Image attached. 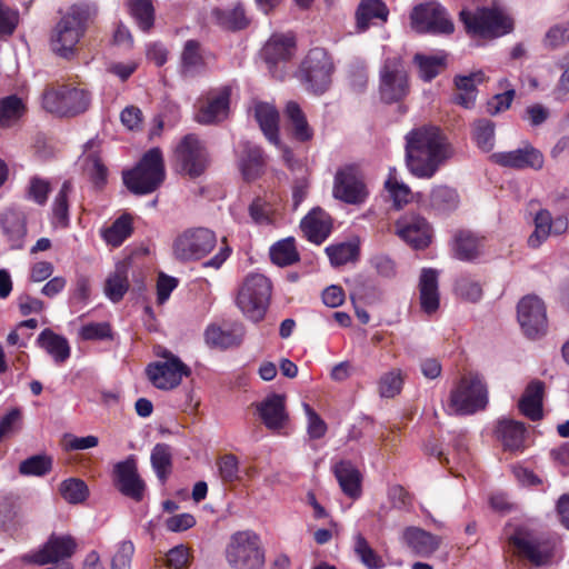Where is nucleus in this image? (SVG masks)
Segmentation results:
<instances>
[{
    "label": "nucleus",
    "instance_id": "nucleus-1",
    "mask_svg": "<svg viewBox=\"0 0 569 569\" xmlns=\"http://www.w3.org/2000/svg\"><path fill=\"white\" fill-rule=\"evenodd\" d=\"M405 162L418 179H431L452 157V147L443 131L431 124L411 129L405 137Z\"/></svg>",
    "mask_w": 569,
    "mask_h": 569
},
{
    "label": "nucleus",
    "instance_id": "nucleus-2",
    "mask_svg": "<svg viewBox=\"0 0 569 569\" xmlns=\"http://www.w3.org/2000/svg\"><path fill=\"white\" fill-rule=\"evenodd\" d=\"M89 19L88 6H72L50 33L49 44L52 52L67 60L73 58L77 53V44L88 29Z\"/></svg>",
    "mask_w": 569,
    "mask_h": 569
},
{
    "label": "nucleus",
    "instance_id": "nucleus-3",
    "mask_svg": "<svg viewBox=\"0 0 569 569\" xmlns=\"http://www.w3.org/2000/svg\"><path fill=\"white\" fill-rule=\"evenodd\" d=\"M166 179L162 150L153 147L142 154L137 164L122 172L127 189L136 196H146L158 190Z\"/></svg>",
    "mask_w": 569,
    "mask_h": 569
},
{
    "label": "nucleus",
    "instance_id": "nucleus-4",
    "mask_svg": "<svg viewBox=\"0 0 569 569\" xmlns=\"http://www.w3.org/2000/svg\"><path fill=\"white\" fill-rule=\"evenodd\" d=\"M91 94L88 90L72 84H48L42 96V108L59 117H76L88 110Z\"/></svg>",
    "mask_w": 569,
    "mask_h": 569
},
{
    "label": "nucleus",
    "instance_id": "nucleus-5",
    "mask_svg": "<svg viewBox=\"0 0 569 569\" xmlns=\"http://www.w3.org/2000/svg\"><path fill=\"white\" fill-rule=\"evenodd\" d=\"M488 405V390L478 373L463 375L452 388L448 408L450 413L465 416L483 410Z\"/></svg>",
    "mask_w": 569,
    "mask_h": 569
},
{
    "label": "nucleus",
    "instance_id": "nucleus-6",
    "mask_svg": "<svg viewBox=\"0 0 569 569\" xmlns=\"http://www.w3.org/2000/svg\"><path fill=\"white\" fill-rule=\"evenodd\" d=\"M271 291V281L266 276L250 273L239 289L236 303L249 320L259 322L266 316Z\"/></svg>",
    "mask_w": 569,
    "mask_h": 569
},
{
    "label": "nucleus",
    "instance_id": "nucleus-7",
    "mask_svg": "<svg viewBox=\"0 0 569 569\" xmlns=\"http://www.w3.org/2000/svg\"><path fill=\"white\" fill-rule=\"evenodd\" d=\"M460 20L467 33L485 39L499 38L513 29V21L496 8H480L475 12L462 10Z\"/></svg>",
    "mask_w": 569,
    "mask_h": 569
},
{
    "label": "nucleus",
    "instance_id": "nucleus-8",
    "mask_svg": "<svg viewBox=\"0 0 569 569\" xmlns=\"http://www.w3.org/2000/svg\"><path fill=\"white\" fill-rule=\"evenodd\" d=\"M333 63L322 48L310 49L301 61L296 77L313 94L325 93L331 84Z\"/></svg>",
    "mask_w": 569,
    "mask_h": 569
},
{
    "label": "nucleus",
    "instance_id": "nucleus-9",
    "mask_svg": "<svg viewBox=\"0 0 569 569\" xmlns=\"http://www.w3.org/2000/svg\"><path fill=\"white\" fill-rule=\"evenodd\" d=\"M226 559L234 569H261L264 552L259 536L251 530L231 535L226 548Z\"/></svg>",
    "mask_w": 569,
    "mask_h": 569
},
{
    "label": "nucleus",
    "instance_id": "nucleus-10",
    "mask_svg": "<svg viewBox=\"0 0 569 569\" xmlns=\"http://www.w3.org/2000/svg\"><path fill=\"white\" fill-rule=\"evenodd\" d=\"M173 161L180 173L196 179L209 168L210 154L204 142L196 133H188L177 143Z\"/></svg>",
    "mask_w": 569,
    "mask_h": 569
},
{
    "label": "nucleus",
    "instance_id": "nucleus-11",
    "mask_svg": "<svg viewBox=\"0 0 569 569\" xmlns=\"http://www.w3.org/2000/svg\"><path fill=\"white\" fill-rule=\"evenodd\" d=\"M378 92L386 104L401 103L409 96V76L400 57H389L383 61L379 70Z\"/></svg>",
    "mask_w": 569,
    "mask_h": 569
},
{
    "label": "nucleus",
    "instance_id": "nucleus-12",
    "mask_svg": "<svg viewBox=\"0 0 569 569\" xmlns=\"http://www.w3.org/2000/svg\"><path fill=\"white\" fill-rule=\"evenodd\" d=\"M217 246V234L203 227L189 228L173 241L172 251L181 262L199 261L206 258Z\"/></svg>",
    "mask_w": 569,
    "mask_h": 569
},
{
    "label": "nucleus",
    "instance_id": "nucleus-13",
    "mask_svg": "<svg viewBox=\"0 0 569 569\" xmlns=\"http://www.w3.org/2000/svg\"><path fill=\"white\" fill-rule=\"evenodd\" d=\"M509 543L520 558L527 559L536 567L549 563L556 549V539L536 536L523 528L516 529L509 537Z\"/></svg>",
    "mask_w": 569,
    "mask_h": 569
},
{
    "label": "nucleus",
    "instance_id": "nucleus-14",
    "mask_svg": "<svg viewBox=\"0 0 569 569\" xmlns=\"http://www.w3.org/2000/svg\"><path fill=\"white\" fill-rule=\"evenodd\" d=\"M411 27L419 33L451 34L455 24L447 9L437 1L417 4L410 13Z\"/></svg>",
    "mask_w": 569,
    "mask_h": 569
},
{
    "label": "nucleus",
    "instance_id": "nucleus-15",
    "mask_svg": "<svg viewBox=\"0 0 569 569\" xmlns=\"http://www.w3.org/2000/svg\"><path fill=\"white\" fill-rule=\"evenodd\" d=\"M163 361H154L147 366L146 375L149 381L160 390H171L177 388L183 377L191 375V369L181 361L179 357L169 350L158 353Z\"/></svg>",
    "mask_w": 569,
    "mask_h": 569
},
{
    "label": "nucleus",
    "instance_id": "nucleus-16",
    "mask_svg": "<svg viewBox=\"0 0 569 569\" xmlns=\"http://www.w3.org/2000/svg\"><path fill=\"white\" fill-rule=\"evenodd\" d=\"M113 483L122 496L136 502L143 500L147 486L138 472L137 460L133 455L114 465Z\"/></svg>",
    "mask_w": 569,
    "mask_h": 569
},
{
    "label": "nucleus",
    "instance_id": "nucleus-17",
    "mask_svg": "<svg viewBox=\"0 0 569 569\" xmlns=\"http://www.w3.org/2000/svg\"><path fill=\"white\" fill-rule=\"evenodd\" d=\"M519 325L529 338H537L547 330V313L543 301L533 295L523 297L517 307Z\"/></svg>",
    "mask_w": 569,
    "mask_h": 569
},
{
    "label": "nucleus",
    "instance_id": "nucleus-18",
    "mask_svg": "<svg viewBox=\"0 0 569 569\" xmlns=\"http://www.w3.org/2000/svg\"><path fill=\"white\" fill-rule=\"evenodd\" d=\"M335 198L351 204L361 203L367 197L366 186L356 166L340 168L335 176Z\"/></svg>",
    "mask_w": 569,
    "mask_h": 569
},
{
    "label": "nucleus",
    "instance_id": "nucleus-19",
    "mask_svg": "<svg viewBox=\"0 0 569 569\" xmlns=\"http://www.w3.org/2000/svg\"><path fill=\"white\" fill-rule=\"evenodd\" d=\"M396 234L413 249H425L431 242L429 222L417 213H406L395 223Z\"/></svg>",
    "mask_w": 569,
    "mask_h": 569
},
{
    "label": "nucleus",
    "instance_id": "nucleus-20",
    "mask_svg": "<svg viewBox=\"0 0 569 569\" xmlns=\"http://www.w3.org/2000/svg\"><path fill=\"white\" fill-rule=\"evenodd\" d=\"M76 548L77 542L71 536L52 533L40 549L28 555L27 558L30 562L39 566L66 562L64 559L71 558Z\"/></svg>",
    "mask_w": 569,
    "mask_h": 569
},
{
    "label": "nucleus",
    "instance_id": "nucleus-21",
    "mask_svg": "<svg viewBox=\"0 0 569 569\" xmlns=\"http://www.w3.org/2000/svg\"><path fill=\"white\" fill-rule=\"evenodd\" d=\"M0 231L11 250L23 248L27 237V217L17 208H7L0 212Z\"/></svg>",
    "mask_w": 569,
    "mask_h": 569
},
{
    "label": "nucleus",
    "instance_id": "nucleus-22",
    "mask_svg": "<svg viewBox=\"0 0 569 569\" xmlns=\"http://www.w3.org/2000/svg\"><path fill=\"white\" fill-rule=\"evenodd\" d=\"M231 89L228 86L208 92L196 114V120L201 124L216 123L228 113Z\"/></svg>",
    "mask_w": 569,
    "mask_h": 569
},
{
    "label": "nucleus",
    "instance_id": "nucleus-23",
    "mask_svg": "<svg viewBox=\"0 0 569 569\" xmlns=\"http://www.w3.org/2000/svg\"><path fill=\"white\" fill-rule=\"evenodd\" d=\"M569 221L566 216L552 219L547 209L539 210L535 216V230L528 238L530 248H538L550 234L561 236L568 230Z\"/></svg>",
    "mask_w": 569,
    "mask_h": 569
},
{
    "label": "nucleus",
    "instance_id": "nucleus-24",
    "mask_svg": "<svg viewBox=\"0 0 569 569\" xmlns=\"http://www.w3.org/2000/svg\"><path fill=\"white\" fill-rule=\"evenodd\" d=\"M332 228V218L320 207L312 208L300 221L305 238L318 246L329 238Z\"/></svg>",
    "mask_w": 569,
    "mask_h": 569
},
{
    "label": "nucleus",
    "instance_id": "nucleus-25",
    "mask_svg": "<svg viewBox=\"0 0 569 569\" xmlns=\"http://www.w3.org/2000/svg\"><path fill=\"white\" fill-rule=\"evenodd\" d=\"M490 158L492 162L512 169H540L543 166L542 153L532 146L512 151L495 152Z\"/></svg>",
    "mask_w": 569,
    "mask_h": 569
},
{
    "label": "nucleus",
    "instance_id": "nucleus-26",
    "mask_svg": "<svg viewBox=\"0 0 569 569\" xmlns=\"http://www.w3.org/2000/svg\"><path fill=\"white\" fill-rule=\"evenodd\" d=\"M256 409L263 425L270 430L282 429L288 420L283 395H268L261 402L256 403Z\"/></svg>",
    "mask_w": 569,
    "mask_h": 569
},
{
    "label": "nucleus",
    "instance_id": "nucleus-27",
    "mask_svg": "<svg viewBox=\"0 0 569 569\" xmlns=\"http://www.w3.org/2000/svg\"><path fill=\"white\" fill-rule=\"evenodd\" d=\"M238 164L244 180H256L262 174L266 167L262 148L250 141H242L238 153Z\"/></svg>",
    "mask_w": 569,
    "mask_h": 569
},
{
    "label": "nucleus",
    "instance_id": "nucleus-28",
    "mask_svg": "<svg viewBox=\"0 0 569 569\" xmlns=\"http://www.w3.org/2000/svg\"><path fill=\"white\" fill-rule=\"evenodd\" d=\"M486 238L470 230H458L452 239L455 258L461 261H473L485 253Z\"/></svg>",
    "mask_w": 569,
    "mask_h": 569
},
{
    "label": "nucleus",
    "instance_id": "nucleus-29",
    "mask_svg": "<svg viewBox=\"0 0 569 569\" xmlns=\"http://www.w3.org/2000/svg\"><path fill=\"white\" fill-rule=\"evenodd\" d=\"M527 429L523 422L508 418L497 421L495 435L505 451L522 452L525 449Z\"/></svg>",
    "mask_w": 569,
    "mask_h": 569
},
{
    "label": "nucleus",
    "instance_id": "nucleus-30",
    "mask_svg": "<svg viewBox=\"0 0 569 569\" xmlns=\"http://www.w3.org/2000/svg\"><path fill=\"white\" fill-rule=\"evenodd\" d=\"M296 53L295 37L273 34L263 46L261 54L270 69L281 62H288Z\"/></svg>",
    "mask_w": 569,
    "mask_h": 569
},
{
    "label": "nucleus",
    "instance_id": "nucleus-31",
    "mask_svg": "<svg viewBox=\"0 0 569 569\" xmlns=\"http://www.w3.org/2000/svg\"><path fill=\"white\" fill-rule=\"evenodd\" d=\"M331 469L341 491L353 500L359 499L362 493V475L356 465L350 460L342 459L336 462Z\"/></svg>",
    "mask_w": 569,
    "mask_h": 569
},
{
    "label": "nucleus",
    "instance_id": "nucleus-32",
    "mask_svg": "<svg viewBox=\"0 0 569 569\" xmlns=\"http://www.w3.org/2000/svg\"><path fill=\"white\" fill-rule=\"evenodd\" d=\"M246 330L241 323H233L228 329L218 325H209L204 331V341L210 348L226 350L239 347L244 338Z\"/></svg>",
    "mask_w": 569,
    "mask_h": 569
},
{
    "label": "nucleus",
    "instance_id": "nucleus-33",
    "mask_svg": "<svg viewBox=\"0 0 569 569\" xmlns=\"http://www.w3.org/2000/svg\"><path fill=\"white\" fill-rule=\"evenodd\" d=\"M389 9L382 0H361L355 12L356 31L366 32L371 26L385 23Z\"/></svg>",
    "mask_w": 569,
    "mask_h": 569
},
{
    "label": "nucleus",
    "instance_id": "nucleus-34",
    "mask_svg": "<svg viewBox=\"0 0 569 569\" xmlns=\"http://www.w3.org/2000/svg\"><path fill=\"white\" fill-rule=\"evenodd\" d=\"M545 383L540 380L530 381L518 401L521 415L531 421H539L543 417Z\"/></svg>",
    "mask_w": 569,
    "mask_h": 569
},
{
    "label": "nucleus",
    "instance_id": "nucleus-35",
    "mask_svg": "<svg viewBox=\"0 0 569 569\" xmlns=\"http://www.w3.org/2000/svg\"><path fill=\"white\" fill-rule=\"evenodd\" d=\"M211 19L216 26L231 32L243 30L250 24L244 7L240 2L232 8H213Z\"/></svg>",
    "mask_w": 569,
    "mask_h": 569
},
{
    "label": "nucleus",
    "instance_id": "nucleus-36",
    "mask_svg": "<svg viewBox=\"0 0 569 569\" xmlns=\"http://www.w3.org/2000/svg\"><path fill=\"white\" fill-rule=\"evenodd\" d=\"M419 293L421 310L428 315L436 312L440 303L437 270L422 269L419 279Z\"/></svg>",
    "mask_w": 569,
    "mask_h": 569
},
{
    "label": "nucleus",
    "instance_id": "nucleus-37",
    "mask_svg": "<svg viewBox=\"0 0 569 569\" xmlns=\"http://www.w3.org/2000/svg\"><path fill=\"white\" fill-rule=\"evenodd\" d=\"M406 545L418 556L427 557L440 546V538L418 527H408L402 533Z\"/></svg>",
    "mask_w": 569,
    "mask_h": 569
},
{
    "label": "nucleus",
    "instance_id": "nucleus-38",
    "mask_svg": "<svg viewBox=\"0 0 569 569\" xmlns=\"http://www.w3.org/2000/svg\"><path fill=\"white\" fill-rule=\"evenodd\" d=\"M37 345L49 353L57 365H62L70 358L71 348L68 339L49 328L38 336Z\"/></svg>",
    "mask_w": 569,
    "mask_h": 569
},
{
    "label": "nucleus",
    "instance_id": "nucleus-39",
    "mask_svg": "<svg viewBox=\"0 0 569 569\" xmlns=\"http://www.w3.org/2000/svg\"><path fill=\"white\" fill-rule=\"evenodd\" d=\"M254 118L268 141L273 146H280L277 108L267 102H259L254 106Z\"/></svg>",
    "mask_w": 569,
    "mask_h": 569
},
{
    "label": "nucleus",
    "instance_id": "nucleus-40",
    "mask_svg": "<svg viewBox=\"0 0 569 569\" xmlns=\"http://www.w3.org/2000/svg\"><path fill=\"white\" fill-rule=\"evenodd\" d=\"M486 76L482 71L472 72L468 76H456L455 86L458 93L455 94V103L471 108L475 104L477 97V84L485 82Z\"/></svg>",
    "mask_w": 569,
    "mask_h": 569
},
{
    "label": "nucleus",
    "instance_id": "nucleus-41",
    "mask_svg": "<svg viewBox=\"0 0 569 569\" xmlns=\"http://www.w3.org/2000/svg\"><path fill=\"white\" fill-rule=\"evenodd\" d=\"M284 117L290 127L292 138L299 142H309L313 138V129L308 123L307 117L296 101H289L284 108Z\"/></svg>",
    "mask_w": 569,
    "mask_h": 569
},
{
    "label": "nucleus",
    "instance_id": "nucleus-42",
    "mask_svg": "<svg viewBox=\"0 0 569 569\" xmlns=\"http://www.w3.org/2000/svg\"><path fill=\"white\" fill-rule=\"evenodd\" d=\"M460 203L456 189L448 186H436L431 189L428 207L436 214H448L455 211Z\"/></svg>",
    "mask_w": 569,
    "mask_h": 569
},
{
    "label": "nucleus",
    "instance_id": "nucleus-43",
    "mask_svg": "<svg viewBox=\"0 0 569 569\" xmlns=\"http://www.w3.org/2000/svg\"><path fill=\"white\" fill-rule=\"evenodd\" d=\"M180 67L184 77H193L206 67L202 47L198 40L189 39L184 42L180 56Z\"/></svg>",
    "mask_w": 569,
    "mask_h": 569
},
{
    "label": "nucleus",
    "instance_id": "nucleus-44",
    "mask_svg": "<svg viewBox=\"0 0 569 569\" xmlns=\"http://www.w3.org/2000/svg\"><path fill=\"white\" fill-rule=\"evenodd\" d=\"M129 263L118 262L114 271L109 274L104 283V293L112 302L122 300L129 289Z\"/></svg>",
    "mask_w": 569,
    "mask_h": 569
},
{
    "label": "nucleus",
    "instance_id": "nucleus-45",
    "mask_svg": "<svg viewBox=\"0 0 569 569\" xmlns=\"http://www.w3.org/2000/svg\"><path fill=\"white\" fill-rule=\"evenodd\" d=\"M28 108L22 98L10 94L0 99V128L7 129L18 123Z\"/></svg>",
    "mask_w": 569,
    "mask_h": 569
},
{
    "label": "nucleus",
    "instance_id": "nucleus-46",
    "mask_svg": "<svg viewBox=\"0 0 569 569\" xmlns=\"http://www.w3.org/2000/svg\"><path fill=\"white\" fill-rule=\"evenodd\" d=\"M133 232L132 217L123 213L101 232L102 239L112 247H120Z\"/></svg>",
    "mask_w": 569,
    "mask_h": 569
},
{
    "label": "nucleus",
    "instance_id": "nucleus-47",
    "mask_svg": "<svg viewBox=\"0 0 569 569\" xmlns=\"http://www.w3.org/2000/svg\"><path fill=\"white\" fill-rule=\"evenodd\" d=\"M128 9L139 29L150 32L154 26L156 10L152 0H128Z\"/></svg>",
    "mask_w": 569,
    "mask_h": 569
},
{
    "label": "nucleus",
    "instance_id": "nucleus-48",
    "mask_svg": "<svg viewBox=\"0 0 569 569\" xmlns=\"http://www.w3.org/2000/svg\"><path fill=\"white\" fill-rule=\"evenodd\" d=\"M413 62L418 67L420 79L425 82L432 81L447 67V60L445 56H426L422 53H416L413 57Z\"/></svg>",
    "mask_w": 569,
    "mask_h": 569
},
{
    "label": "nucleus",
    "instance_id": "nucleus-49",
    "mask_svg": "<svg viewBox=\"0 0 569 569\" xmlns=\"http://www.w3.org/2000/svg\"><path fill=\"white\" fill-rule=\"evenodd\" d=\"M72 184L66 180L52 203V224L54 227L67 228L69 226V193Z\"/></svg>",
    "mask_w": 569,
    "mask_h": 569
},
{
    "label": "nucleus",
    "instance_id": "nucleus-50",
    "mask_svg": "<svg viewBox=\"0 0 569 569\" xmlns=\"http://www.w3.org/2000/svg\"><path fill=\"white\" fill-rule=\"evenodd\" d=\"M151 466L161 482H166L172 469V449L167 443H157L150 456Z\"/></svg>",
    "mask_w": 569,
    "mask_h": 569
},
{
    "label": "nucleus",
    "instance_id": "nucleus-51",
    "mask_svg": "<svg viewBox=\"0 0 569 569\" xmlns=\"http://www.w3.org/2000/svg\"><path fill=\"white\" fill-rule=\"evenodd\" d=\"M353 551L367 569H383L386 566L382 557L378 555L361 533L355 537Z\"/></svg>",
    "mask_w": 569,
    "mask_h": 569
},
{
    "label": "nucleus",
    "instance_id": "nucleus-52",
    "mask_svg": "<svg viewBox=\"0 0 569 569\" xmlns=\"http://www.w3.org/2000/svg\"><path fill=\"white\" fill-rule=\"evenodd\" d=\"M53 459L46 453L34 455L19 463V473L26 477H43L51 472Z\"/></svg>",
    "mask_w": 569,
    "mask_h": 569
},
{
    "label": "nucleus",
    "instance_id": "nucleus-53",
    "mask_svg": "<svg viewBox=\"0 0 569 569\" xmlns=\"http://www.w3.org/2000/svg\"><path fill=\"white\" fill-rule=\"evenodd\" d=\"M271 261L280 267L291 266L299 260V253L296 249L295 239L292 237L276 242L270 248Z\"/></svg>",
    "mask_w": 569,
    "mask_h": 569
},
{
    "label": "nucleus",
    "instance_id": "nucleus-54",
    "mask_svg": "<svg viewBox=\"0 0 569 569\" xmlns=\"http://www.w3.org/2000/svg\"><path fill=\"white\" fill-rule=\"evenodd\" d=\"M326 253L333 267H341L358 259L359 247L350 242H340L328 246Z\"/></svg>",
    "mask_w": 569,
    "mask_h": 569
},
{
    "label": "nucleus",
    "instance_id": "nucleus-55",
    "mask_svg": "<svg viewBox=\"0 0 569 569\" xmlns=\"http://www.w3.org/2000/svg\"><path fill=\"white\" fill-rule=\"evenodd\" d=\"M385 188L389 192L393 206L397 209H401L410 201L411 190L407 184L398 181L396 168L389 169L388 178L385 182Z\"/></svg>",
    "mask_w": 569,
    "mask_h": 569
},
{
    "label": "nucleus",
    "instance_id": "nucleus-56",
    "mask_svg": "<svg viewBox=\"0 0 569 569\" xmlns=\"http://www.w3.org/2000/svg\"><path fill=\"white\" fill-rule=\"evenodd\" d=\"M472 139L482 151H491L495 146V123L489 119L476 120L472 127Z\"/></svg>",
    "mask_w": 569,
    "mask_h": 569
},
{
    "label": "nucleus",
    "instance_id": "nucleus-57",
    "mask_svg": "<svg viewBox=\"0 0 569 569\" xmlns=\"http://www.w3.org/2000/svg\"><path fill=\"white\" fill-rule=\"evenodd\" d=\"M61 497L71 505L83 502L89 496L87 483L79 478L63 480L59 487Z\"/></svg>",
    "mask_w": 569,
    "mask_h": 569
},
{
    "label": "nucleus",
    "instance_id": "nucleus-58",
    "mask_svg": "<svg viewBox=\"0 0 569 569\" xmlns=\"http://www.w3.org/2000/svg\"><path fill=\"white\" fill-rule=\"evenodd\" d=\"M20 22L19 11L9 7L3 0H0V40L7 41L11 38Z\"/></svg>",
    "mask_w": 569,
    "mask_h": 569
},
{
    "label": "nucleus",
    "instance_id": "nucleus-59",
    "mask_svg": "<svg viewBox=\"0 0 569 569\" xmlns=\"http://www.w3.org/2000/svg\"><path fill=\"white\" fill-rule=\"evenodd\" d=\"M403 386V375L400 369L383 373L378 381V391L382 398H393L400 393Z\"/></svg>",
    "mask_w": 569,
    "mask_h": 569
},
{
    "label": "nucleus",
    "instance_id": "nucleus-60",
    "mask_svg": "<svg viewBox=\"0 0 569 569\" xmlns=\"http://www.w3.org/2000/svg\"><path fill=\"white\" fill-rule=\"evenodd\" d=\"M84 162V170L88 173L90 181L97 189H102L107 184L108 168L97 153H90L86 158Z\"/></svg>",
    "mask_w": 569,
    "mask_h": 569
},
{
    "label": "nucleus",
    "instance_id": "nucleus-61",
    "mask_svg": "<svg viewBox=\"0 0 569 569\" xmlns=\"http://www.w3.org/2000/svg\"><path fill=\"white\" fill-rule=\"evenodd\" d=\"M545 48L555 50L569 43V21L551 26L542 40Z\"/></svg>",
    "mask_w": 569,
    "mask_h": 569
},
{
    "label": "nucleus",
    "instance_id": "nucleus-62",
    "mask_svg": "<svg viewBox=\"0 0 569 569\" xmlns=\"http://www.w3.org/2000/svg\"><path fill=\"white\" fill-rule=\"evenodd\" d=\"M219 477L224 483H233L239 477V459L233 453H226L217 460Z\"/></svg>",
    "mask_w": 569,
    "mask_h": 569
},
{
    "label": "nucleus",
    "instance_id": "nucleus-63",
    "mask_svg": "<svg viewBox=\"0 0 569 569\" xmlns=\"http://www.w3.org/2000/svg\"><path fill=\"white\" fill-rule=\"evenodd\" d=\"M80 337L87 341H102L112 339V330L109 322H90L80 329Z\"/></svg>",
    "mask_w": 569,
    "mask_h": 569
},
{
    "label": "nucleus",
    "instance_id": "nucleus-64",
    "mask_svg": "<svg viewBox=\"0 0 569 569\" xmlns=\"http://www.w3.org/2000/svg\"><path fill=\"white\" fill-rule=\"evenodd\" d=\"M134 550L136 548L131 540L119 542L111 560V569H131Z\"/></svg>",
    "mask_w": 569,
    "mask_h": 569
}]
</instances>
